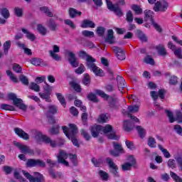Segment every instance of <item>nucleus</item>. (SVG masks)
<instances>
[{"label":"nucleus","instance_id":"obj_1","mask_svg":"<svg viewBox=\"0 0 182 182\" xmlns=\"http://www.w3.org/2000/svg\"><path fill=\"white\" fill-rule=\"evenodd\" d=\"M68 157H70V160H71L74 166H77V156L76 154H68L63 150H60L59 151V154L57 156L58 162L60 164H63L65 167H69V162L66 161Z\"/></svg>","mask_w":182,"mask_h":182},{"label":"nucleus","instance_id":"obj_2","mask_svg":"<svg viewBox=\"0 0 182 182\" xmlns=\"http://www.w3.org/2000/svg\"><path fill=\"white\" fill-rule=\"evenodd\" d=\"M69 127L70 128L63 127V132L65 133V136L71 140L73 144L76 147H79V142H77V139H76V134L79 133L77 127L73 124H70Z\"/></svg>","mask_w":182,"mask_h":182},{"label":"nucleus","instance_id":"obj_3","mask_svg":"<svg viewBox=\"0 0 182 182\" xmlns=\"http://www.w3.org/2000/svg\"><path fill=\"white\" fill-rule=\"evenodd\" d=\"M39 137L46 144H50V147H60L65 144V140L58 139V141L52 140L50 138L46 135H42V134H37L36 139Z\"/></svg>","mask_w":182,"mask_h":182},{"label":"nucleus","instance_id":"obj_4","mask_svg":"<svg viewBox=\"0 0 182 182\" xmlns=\"http://www.w3.org/2000/svg\"><path fill=\"white\" fill-rule=\"evenodd\" d=\"M9 97L13 101L14 106H16V107H18V109L23 112H26L28 106L23 104V100H22V99L16 97V95L14 93L9 94Z\"/></svg>","mask_w":182,"mask_h":182},{"label":"nucleus","instance_id":"obj_5","mask_svg":"<svg viewBox=\"0 0 182 182\" xmlns=\"http://www.w3.org/2000/svg\"><path fill=\"white\" fill-rule=\"evenodd\" d=\"M23 176L29 180L30 182H45V178H43V176L38 172H35L33 177V176L30 175L29 173L26 172V171H22Z\"/></svg>","mask_w":182,"mask_h":182},{"label":"nucleus","instance_id":"obj_6","mask_svg":"<svg viewBox=\"0 0 182 182\" xmlns=\"http://www.w3.org/2000/svg\"><path fill=\"white\" fill-rule=\"evenodd\" d=\"M102 130L105 134H107L108 139H110L111 140H118L119 136L112 131L113 128L112 127V125L102 127Z\"/></svg>","mask_w":182,"mask_h":182},{"label":"nucleus","instance_id":"obj_7","mask_svg":"<svg viewBox=\"0 0 182 182\" xmlns=\"http://www.w3.org/2000/svg\"><path fill=\"white\" fill-rule=\"evenodd\" d=\"M26 167H46V164L41 159H29L26 163Z\"/></svg>","mask_w":182,"mask_h":182},{"label":"nucleus","instance_id":"obj_8","mask_svg":"<svg viewBox=\"0 0 182 182\" xmlns=\"http://www.w3.org/2000/svg\"><path fill=\"white\" fill-rule=\"evenodd\" d=\"M166 116L169 119L170 123H174L176 120L178 122V123H182V112L180 111H178L176 114V119L174 118V115L173 114V112L166 110Z\"/></svg>","mask_w":182,"mask_h":182},{"label":"nucleus","instance_id":"obj_9","mask_svg":"<svg viewBox=\"0 0 182 182\" xmlns=\"http://www.w3.org/2000/svg\"><path fill=\"white\" fill-rule=\"evenodd\" d=\"M167 8H168V4H167V1L161 0L155 4L154 11H155V12H166V11H167Z\"/></svg>","mask_w":182,"mask_h":182},{"label":"nucleus","instance_id":"obj_10","mask_svg":"<svg viewBox=\"0 0 182 182\" xmlns=\"http://www.w3.org/2000/svg\"><path fill=\"white\" fill-rule=\"evenodd\" d=\"M87 66L89 69L91 70L92 72H93V73H95V76H100V77L105 76V72H103V70L96 66V64H95V62L87 63Z\"/></svg>","mask_w":182,"mask_h":182},{"label":"nucleus","instance_id":"obj_11","mask_svg":"<svg viewBox=\"0 0 182 182\" xmlns=\"http://www.w3.org/2000/svg\"><path fill=\"white\" fill-rule=\"evenodd\" d=\"M14 146L18 147L23 154H34L35 151L27 145L22 144L19 142H15Z\"/></svg>","mask_w":182,"mask_h":182},{"label":"nucleus","instance_id":"obj_12","mask_svg":"<svg viewBox=\"0 0 182 182\" xmlns=\"http://www.w3.org/2000/svg\"><path fill=\"white\" fill-rule=\"evenodd\" d=\"M107 8L109 11H112L117 16H123V12L119 6L114 5L110 0H106Z\"/></svg>","mask_w":182,"mask_h":182},{"label":"nucleus","instance_id":"obj_13","mask_svg":"<svg viewBox=\"0 0 182 182\" xmlns=\"http://www.w3.org/2000/svg\"><path fill=\"white\" fill-rule=\"evenodd\" d=\"M112 50L119 60H124V59H126V53L123 48L117 46H113Z\"/></svg>","mask_w":182,"mask_h":182},{"label":"nucleus","instance_id":"obj_14","mask_svg":"<svg viewBox=\"0 0 182 182\" xmlns=\"http://www.w3.org/2000/svg\"><path fill=\"white\" fill-rule=\"evenodd\" d=\"M107 163L109 166V168H112L111 173L114 176V177H119V172L117 170H119V167H117V165L114 164L113 161V159L110 158H107Z\"/></svg>","mask_w":182,"mask_h":182},{"label":"nucleus","instance_id":"obj_15","mask_svg":"<svg viewBox=\"0 0 182 182\" xmlns=\"http://www.w3.org/2000/svg\"><path fill=\"white\" fill-rule=\"evenodd\" d=\"M129 162H126L122 165V168L123 171H127L129 170H132V168L133 167V166L136 164V159H134V157L132 156H129Z\"/></svg>","mask_w":182,"mask_h":182},{"label":"nucleus","instance_id":"obj_16","mask_svg":"<svg viewBox=\"0 0 182 182\" xmlns=\"http://www.w3.org/2000/svg\"><path fill=\"white\" fill-rule=\"evenodd\" d=\"M59 52H60V48H59V46L54 45L53 46V50L49 51L50 56L53 59H54V60L59 61V60H60V56H59V55L56 54V53H59Z\"/></svg>","mask_w":182,"mask_h":182},{"label":"nucleus","instance_id":"obj_17","mask_svg":"<svg viewBox=\"0 0 182 182\" xmlns=\"http://www.w3.org/2000/svg\"><path fill=\"white\" fill-rule=\"evenodd\" d=\"M79 58L82 59H86L87 63H90L91 62H96V59L93 58V57L89 55L87 53L85 50H80L78 52Z\"/></svg>","mask_w":182,"mask_h":182},{"label":"nucleus","instance_id":"obj_18","mask_svg":"<svg viewBox=\"0 0 182 182\" xmlns=\"http://www.w3.org/2000/svg\"><path fill=\"white\" fill-rule=\"evenodd\" d=\"M103 127L101 125H94L91 127L90 132L92 137H98L99 134L102 133Z\"/></svg>","mask_w":182,"mask_h":182},{"label":"nucleus","instance_id":"obj_19","mask_svg":"<svg viewBox=\"0 0 182 182\" xmlns=\"http://www.w3.org/2000/svg\"><path fill=\"white\" fill-rule=\"evenodd\" d=\"M117 82L118 85V90L121 93H123V89L126 87V81L124 80V78H123L122 76L118 75L117 77Z\"/></svg>","mask_w":182,"mask_h":182},{"label":"nucleus","instance_id":"obj_20","mask_svg":"<svg viewBox=\"0 0 182 182\" xmlns=\"http://www.w3.org/2000/svg\"><path fill=\"white\" fill-rule=\"evenodd\" d=\"M105 41L110 45H113V43H116V41H114V32L112 29L107 31V35Z\"/></svg>","mask_w":182,"mask_h":182},{"label":"nucleus","instance_id":"obj_21","mask_svg":"<svg viewBox=\"0 0 182 182\" xmlns=\"http://www.w3.org/2000/svg\"><path fill=\"white\" fill-rule=\"evenodd\" d=\"M14 132L17 136L23 139L24 140H29V135L26 132H24L22 129L15 128Z\"/></svg>","mask_w":182,"mask_h":182},{"label":"nucleus","instance_id":"obj_22","mask_svg":"<svg viewBox=\"0 0 182 182\" xmlns=\"http://www.w3.org/2000/svg\"><path fill=\"white\" fill-rule=\"evenodd\" d=\"M96 24L92 21L85 19L82 21L81 28H95Z\"/></svg>","mask_w":182,"mask_h":182},{"label":"nucleus","instance_id":"obj_23","mask_svg":"<svg viewBox=\"0 0 182 182\" xmlns=\"http://www.w3.org/2000/svg\"><path fill=\"white\" fill-rule=\"evenodd\" d=\"M134 127V124L129 120L124 121L123 129L125 132H132Z\"/></svg>","mask_w":182,"mask_h":182},{"label":"nucleus","instance_id":"obj_24","mask_svg":"<svg viewBox=\"0 0 182 182\" xmlns=\"http://www.w3.org/2000/svg\"><path fill=\"white\" fill-rule=\"evenodd\" d=\"M156 49L161 56H166L167 55V50L164 47V45L163 44H159L156 46Z\"/></svg>","mask_w":182,"mask_h":182},{"label":"nucleus","instance_id":"obj_25","mask_svg":"<svg viewBox=\"0 0 182 182\" xmlns=\"http://www.w3.org/2000/svg\"><path fill=\"white\" fill-rule=\"evenodd\" d=\"M21 31L23 33H25L26 38H27V39H29V41H31V42H33L36 40V36H35V34L29 32L27 29L22 28Z\"/></svg>","mask_w":182,"mask_h":182},{"label":"nucleus","instance_id":"obj_26","mask_svg":"<svg viewBox=\"0 0 182 182\" xmlns=\"http://www.w3.org/2000/svg\"><path fill=\"white\" fill-rule=\"evenodd\" d=\"M144 20L145 21H151V23H153V15L154 13L151 10H145L144 12Z\"/></svg>","mask_w":182,"mask_h":182},{"label":"nucleus","instance_id":"obj_27","mask_svg":"<svg viewBox=\"0 0 182 182\" xmlns=\"http://www.w3.org/2000/svg\"><path fill=\"white\" fill-rule=\"evenodd\" d=\"M109 107L113 109V110H118L119 107H120V104L119 103V100L113 99L109 103Z\"/></svg>","mask_w":182,"mask_h":182},{"label":"nucleus","instance_id":"obj_28","mask_svg":"<svg viewBox=\"0 0 182 182\" xmlns=\"http://www.w3.org/2000/svg\"><path fill=\"white\" fill-rule=\"evenodd\" d=\"M0 14L1 15V16H3V18H4V19H8V18L11 16V14H9V10L5 7L0 9Z\"/></svg>","mask_w":182,"mask_h":182},{"label":"nucleus","instance_id":"obj_29","mask_svg":"<svg viewBox=\"0 0 182 182\" xmlns=\"http://www.w3.org/2000/svg\"><path fill=\"white\" fill-rule=\"evenodd\" d=\"M140 106L139 105H130L128 107V112H125V114H127L129 113H137L139 112Z\"/></svg>","mask_w":182,"mask_h":182},{"label":"nucleus","instance_id":"obj_30","mask_svg":"<svg viewBox=\"0 0 182 182\" xmlns=\"http://www.w3.org/2000/svg\"><path fill=\"white\" fill-rule=\"evenodd\" d=\"M147 144L151 149H156L157 147V142L156 141V139L153 138V136H150L148 139Z\"/></svg>","mask_w":182,"mask_h":182},{"label":"nucleus","instance_id":"obj_31","mask_svg":"<svg viewBox=\"0 0 182 182\" xmlns=\"http://www.w3.org/2000/svg\"><path fill=\"white\" fill-rule=\"evenodd\" d=\"M6 73L7 76H9L10 80H11V82H14V83H18L19 82L18 80V78L15 76V75L13 74V73L11 70H7L6 71Z\"/></svg>","mask_w":182,"mask_h":182},{"label":"nucleus","instance_id":"obj_32","mask_svg":"<svg viewBox=\"0 0 182 182\" xmlns=\"http://www.w3.org/2000/svg\"><path fill=\"white\" fill-rule=\"evenodd\" d=\"M41 12H43V14H46L47 16H49L50 18H53V13L50 11L49 8L46 6H43L40 8Z\"/></svg>","mask_w":182,"mask_h":182},{"label":"nucleus","instance_id":"obj_33","mask_svg":"<svg viewBox=\"0 0 182 182\" xmlns=\"http://www.w3.org/2000/svg\"><path fill=\"white\" fill-rule=\"evenodd\" d=\"M69 15L70 18H76L77 15H79V16H80V15H82V12L77 11V10L73 8H70L69 9Z\"/></svg>","mask_w":182,"mask_h":182},{"label":"nucleus","instance_id":"obj_34","mask_svg":"<svg viewBox=\"0 0 182 182\" xmlns=\"http://www.w3.org/2000/svg\"><path fill=\"white\" fill-rule=\"evenodd\" d=\"M55 95L57 98L58 99L60 103L65 107L66 106V100H65V97L61 93L56 92Z\"/></svg>","mask_w":182,"mask_h":182},{"label":"nucleus","instance_id":"obj_35","mask_svg":"<svg viewBox=\"0 0 182 182\" xmlns=\"http://www.w3.org/2000/svg\"><path fill=\"white\" fill-rule=\"evenodd\" d=\"M158 147H159V150H161V151H162V153L166 159H170V157H171V154H170V152H168V151H167L166 149H164L160 144L158 145Z\"/></svg>","mask_w":182,"mask_h":182},{"label":"nucleus","instance_id":"obj_36","mask_svg":"<svg viewBox=\"0 0 182 182\" xmlns=\"http://www.w3.org/2000/svg\"><path fill=\"white\" fill-rule=\"evenodd\" d=\"M47 26L49 28V29H50V31H56V27L58 26V25L56 24V23H55V21L53 19H50L48 22H47Z\"/></svg>","mask_w":182,"mask_h":182},{"label":"nucleus","instance_id":"obj_37","mask_svg":"<svg viewBox=\"0 0 182 182\" xmlns=\"http://www.w3.org/2000/svg\"><path fill=\"white\" fill-rule=\"evenodd\" d=\"M37 30L38 31L39 33H41V35H43V36H45V35L48 33V30L46 29V28L42 26V24H38Z\"/></svg>","mask_w":182,"mask_h":182},{"label":"nucleus","instance_id":"obj_38","mask_svg":"<svg viewBox=\"0 0 182 182\" xmlns=\"http://www.w3.org/2000/svg\"><path fill=\"white\" fill-rule=\"evenodd\" d=\"M98 174L103 181H107L109 180V174L106 171H100Z\"/></svg>","mask_w":182,"mask_h":182},{"label":"nucleus","instance_id":"obj_39","mask_svg":"<svg viewBox=\"0 0 182 182\" xmlns=\"http://www.w3.org/2000/svg\"><path fill=\"white\" fill-rule=\"evenodd\" d=\"M14 14L18 18H22L23 16V9L22 8L15 7Z\"/></svg>","mask_w":182,"mask_h":182},{"label":"nucleus","instance_id":"obj_40","mask_svg":"<svg viewBox=\"0 0 182 182\" xmlns=\"http://www.w3.org/2000/svg\"><path fill=\"white\" fill-rule=\"evenodd\" d=\"M143 60L145 63H147L148 65H151L152 66H154L155 63L154 59H153V58H151V56L150 55H146Z\"/></svg>","mask_w":182,"mask_h":182},{"label":"nucleus","instance_id":"obj_41","mask_svg":"<svg viewBox=\"0 0 182 182\" xmlns=\"http://www.w3.org/2000/svg\"><path fill=\"white\" fill-rule=\"evenodd\" d=\"M38 95L40 97H41V99L46 100V102H48V103L50 102V98L49 97V96H50V94L48 92H39Z\"/></svg>","mask_w":182,"mask_h":182},{"label":"nucleus","instance_id":"obj_42","mask_svg":"<svg viewBox=\"0 0 182 182\" xmlns=\"http://www.w3.org/2000/svg\"><path fill=\"white\" fill-rule=\"evenodd\" d=\"M29 87L34 92H41V87L36 82H31Z\"/></svg>","mask_w":182,"mask_h":182},{"label":"nucleus","instance_id":"obj_43","mask_svg":"<svg viewBox=\"0 0 182 182\" xmlns=\"http://www.w3.org/2000/svg\"><path fill=\"white\" fill-rule=\"evenodd\" d=\"M19 80L23 83V85H25V86H28V85H29V80L24 75H21L19 76Z\"/></svg>","mask_w":182,"mask_h":182},{"label":"nucleus","instance_id":"obj_44","mask_svg":"<svg viewBox=\"0 0 182 182\" xmlns=\"http://www.w3.org/2000/svg\"><path fill=\"white\" fill-rule=\"evenodd\" d=\"M132 11H134L136 15H141V14H143V10L137 5H132Z\"/></svg>","mask_w":182,"mask_h":182},{"label":"nucleus","instance_id":"obj_45","mask_svg":"<svg viewBox=\"0 0 182 182\" xmlns=\"http://www.w3.org/2000/svg\"><path fill=\"white\" fill-rule=\"evenodd\" d=\"M136 130L139 133V137H141V139H143V137H144V136L146 135V129L141 128V127H140V126H137Z\"/></svg>","mask_w":182,"mask_h":182},{"label":"nucleus","instance_id":"obj_46","mask_svg":"<svg viewBox=\"0 0 182 182\" xmlns=\"http://www.w3.org/2000/svg\"><path fill=\"white\" fill-rule=\"evenodd\" d=\"M1 109H2L3 110H9L12 112L15 110V107L6 104H2L1 105Z\"/></svg>","mask_w":182,"mask_h":182},{"label":"nucleus","instance_id":"obj_47","mask_svg":"<svg viewBox=\"0 0 182 182\" xmlns=\"http://www.w3.org/2000/svg\"><path fill=\"white\" fill-rule=\"evenodd\" d=\"M9 49H11V41H8L4 43V52L5 55H8Z\"/></svg>","mask_w":182,"mask_h":182},{"label":"nucleus","instance_id":"obj_48","mask_svg":"<svg viewBox=\"0 0 182 182\" xmlns=\"http://www.w3.org/2000/svg\"><path fill=\"white\" fill-rule=\"evenodd\" d=\"M67 55L68 56V61L69 63L73 61V60H75L76 59H77L76 58V54H75L72 51H68L67 52Z\"/></svg>","mask_w":182,"mask_h":182},{"label":"nucleus","instance_id":"obj_49","mask_svg":"<svg viewBox=\"0 0 182 182\" xmlns=\"http://www.w3.org/2000/svg\"><path fill=\"white\" fill-rule=\"evenodd\" d=\"M170 176L173 178V180H174V181L182 182V178L180 176H177V174H176V173L171 171Z\"/></svg>","mask_w":182,"mask_h":182},{"label":"nucleus","instance_id":"obj_50","mask_svg":"<svg viewBox=\"0 0 182 182\" xmlns=\"http://www.w3.org/2000/svg\"><path fill=\"white\" fill-rule=\"evenodd\" d=\"M48 113L50 114H56V113H58V107L55 105L48 106Z\"/></svg>","mask_w":182,"mask_h":182},{"label":"nucleus","instance_id":"obj_51","mask_svg":"<svg viewBox=\"0 0 182 182\" xmlns=\"http://www.w3.org/2000/svg\"><path fill=\"white\" fill-rule=\"evenodd\" d=\"M107 120H109L107 116L105 114H102L98 118V123H107Z\"/></svg>","mask_w":182,"mask_h":182},{"label":"nucleus","instance_id":"obj_52","mask_svg":"<svg viewBox=\"0 0 182 182\" xmlns=\"http://www.w3.org/2000/svg\"><path fill=\"white\" fill-rule=\"evenodd\" d=\"M82 35H83V36H86L87 38H93L95 36V33L93 31L85 30L82 31Z\"/></svg>","mask_w":182,"mask_h":182},{"label":"nucleus","instance_id":"obj_53","mask_svg":"<svg viewBox=\"0 0 182 182\" xmlns=\"http://www.w3.org/2000/svg\"><path fill=\"white\" fill-rule=\"evenodd\" d=\"M80 133H81V135L82 136V137H84V139H85V140H87V141H89V140H90V135H89V133H87V132L86 130L81 129Z\"/></svg>","mask_w":182,"mask_h":182},{"label":"nucleus","instance_id":"obj_54","mask_svg":"<svg viewBox=\"0 0 182 182\" xmlns=\"http://www.w3.org/2000/svg\"><path fill=\"white\" fill-rule=\"evenodd\" d=\"M125 144H126L127 149H129V150L136 149V146H134V143H133V141L126 140L125 141Z\"/></svg>","mask_w":182,"mask_h":182},{"label":"nucleus","instance_id":"obj_55","mask_svg":"<svg viewBox=\"0 0 182 182\" xmlns=\"http://www.w3.org/2000/svg\"><path fill=\"white\" fill-rule=\"evenodd\" d=\"M82 83L85 86H88V85H90V77H89L88 74L84 75V79L82 80Z\"/></svg>","mask_w":182,"mask_h":182},{"label":"nucleus","instance_id":"obj_56","mask_svg":"<svg viewBox=\"0 0 182 182\" xmlns=\"http://www.w3.org/2000/svg\"><path fill=\"white\" fill-rule=\"evenodd\" d=\"M168 166L170 168H176L177 167V164H176V160L169 159L167 162Z\"/></svg>","mask_w":182,"mask_h":182},{"label":"nucleus","instance_id":"obj_57","mask_svg":"<svg viewBox=\"0 0 182 182\" xmlns=\"http://www.w3.org/2000/svg\"><path fill=\"white\" fill-rule=\"evenodd\" d=\"M43 87L44 92L48 93L50 95V92H52V87H50L49 84L45 82Z\"/></svg>","mask_w":182,"mask_h":182},{"label":"nucleus","instance_id":"obj_58","mask_svg":"<svg viewBox=\"0 0 182 182\" xmlns=\"http://www.w3.org/2000/svg\"><path fill=\"white\" fill-rule=\"evenodd\" d=\"M13 70L16 72V73H21V72H22V68L19 64L14 63L13 65Z\"/></svg>","mask_w":182,"mask_h":182},{"label":"nucleus","instance_id":"obj_59","mask_svg":"<svg viewBox=\"0 0 182 182\" xmlns=\"http://www.w3.org/2000/svg\"><path fill=\"white\" fill-rule=\"evenodd\" d=\"M105 32H106V28L104 27L100 26L97 28V33L98 36H103V35H105Z\"/></svg>","mask_w":182,"mask_h":182},{"label":"nucleus","instance_id":"obj_60","mask_svg":"<svg viewBox=\"0 0 182 182\" xmlns=\"http://www.w3.org/2000/svg\"><path fill=\"white\" fill-rule=\"evenodd\" d=\"M113 146L114 150L117 151H120L121 153H123V147H122V145L117 142H113Z\"/></svg>","mask_w":182,"mask_h":182},{"label":"nucleus","instance_id":"obj_61","mask_svg":"<svg viewBox=\"0 0 182 182\" xmlns=\"http://www.w3.org/2000/svg\"><path fill=\"white\" fill-rule=\"evenodd\" d=\"M173 53L175 55V56H176V58H178V59H182V51H181V48H176L174 51Z\"/></svg>","mask_w":182,"mask_h":182},{"label":"nucleus","instance_id":"obj_62","mask_svg":"<svg viewBox=\"0 0 182 182\" xmlns=\"http://www.w3.org/2000/svg\"><path fill=\"white\" fill-rule=\"evenodd\" d=\"M32 65H34V66H39L41 65V63H42V59L41 58H33L31 60Z\"/></svg>","mask_w":182,"mask_h":182},{"label":"nucleus","instance_id":"obj_63","mask_svg":"<svg viewBox=\"0 0 182 182\" xmlns=\"http://www.w3.org/2000/svg\"><path fill=\"white\" fill-rule=\"evenodd\" d=\"M173 129L175 132H176L177 134H179V136H182V127L181 126L176 124L174 125Z\"/></svg>","mask_w":182,"mask_h":182},{"label":"nucleus","instance_id":"obj_64","mask_svg":"<svg viewBox=\"0 0 182 182\" xmlns=\"http://www.w3.org/2000/svg\"><path fill=\"white\" fill-rule=\"evenodd\" d=\"M126 16L127 22H133V13H132V11H127Z\"/></svg>","mask_w":182,"mask_h":182}]
</instances>
